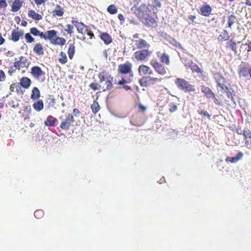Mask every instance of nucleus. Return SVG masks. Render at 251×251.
<instances>
[{
  "mask_svg": "<svg viewBox=\"0 0 251 251\" xmlns=\"http://www.w3.org/2000/svg\"><path fill=\"white\" fill-rule=\"evenodd\" d=\"M175 84L179 89L186 92H195L196 90L193 85L183 78H176L175 80Z\"/></svg>",
  "mask_w": 251,
  "mask_h": 251,
  "instance_id": "f257e3e1",
  "label": "nucleus"
},
{
  "mask_svg": "<svg viewBox=\"0 0 251 251\" xmlns=\"http://www.w3.org/2000/svg\"><path fill=\"white\" fill-rule=\"evenodd\" d=\"M214 79L217 83V89L218 93L223 92L226 90L227 86L226 85V81L225 78L219 73H216L214 75Z\"/></svg>",
  "mask_w": 251,
  "mask_h": 251,
  "instance_id": "f03ea898",
  "label": "nucleus"
},
{
  "mask_svg": "<svg viewBox=\"0 0 251 251\" xmlns=\"http://www.w3.org/2000/svg\"><path fill=\"white\" fill-rule=\"evenodd\" d=\"M151 51L148 50H142L139 51H136L134 54L135 58L138 61H145L148 56L151 53Z\"/></svg>",
  "mask_w": 251,
  "mask_h": 251,
  "instance_id": "7ed1b4c3",
  "label": "nucleus"
},
{
  "mask_svg": "<svg viewBox=\"0 0 251 251\" xmlns=\"http://www.w3.org/2000/svg\"><path fill=\"white\" fill-rule=\"evenodd\" d=\"M218 94L221 97L222 100L226 102H229L231 100L234 104L236 103L232 94L228 88L226 90H224L223 92L222 91L221 93H218Z\"/></svg>",
  "mask_w": 251,
  "mask_h": 251,
  "instance_id": "20e7f679",
  "label": "nucleus"
},
{
  "mask_svg": "<svg viewBox=\"0 0 251 251\" xmlns=\"http://www.w3.org/2000/svg\"><path fill=\"white\" fill-rule=\"evenodd\" d=\"M151 64L159 75H164L166 74V68L159 62L152 60L151 61Z\"/></svg>",
  "mask_w": 251,
  "mask_h": 251,
  "instance_id": "39448f33",
  "label": "nucleus"
},
{
  "mask_svg": "<svg viewBox=\"0 0 251 251\" xmlns=\"http://www.w3.org/2000/svg\"><path fill=\"white\" fill-rule=\"evenodd\" d=\"M74 122V117L72 114H69L65 121L61 123L60 127L62 129H68L71 124Z\"/></svg>",
  "mask_w": 251,
  "mask_h": 251,
  "instance_id": "423d86ee",
  "label": "nucleus"
},
{
  "mask_svg": "<svg viewBox=\"0 0 251 251\" xmlns=\"http://www.w3.org/2000/svg\"><path fill=\"white\" fill-rule=\"evenodd\" d=\"M72 22L74 24L75 26L77 28V30L79 33L84 35L87 31V26L84 25L83 23H79L74 20H73Z\"/></svg>",
  "mask_w": 251,
  "mask_h": 251,
  "instance_id": "0eeeda50",
  "label": "nucleus"
},
{
  "mask_svg": "<svg viewBox=\"0 0 251 251\" xmlns=\"http://www.w3.org/2000/svg\"><path fill=\"white\" fill-rule=\"evenodd\" d=\"M138 72L140 75H146L153 74L152 70L149 67L144 65H141L139 67Z\"/></svg>",
  "mask_w": 251,
  "mask_h": 251,
  "instance_id": "6e6552de",
  "label": "nucleus"
},
{
  "mask_svg": "<svg viewBox=\"0 0 251 251\" xmlns=\"http://www.w3.org/2000/svg\"><path fill=\"white\" fill-rule=\"evenodd\" d=\"M131 64L129 62H126L124 64L119 65L118 71L122 74H127L131 71Z\"/></svg>",
  "mask_w": 251,
  "mask_h": 251,
  "instance_id": "1a4fd4ad",
  "label": "nucleus"
},
{
  "mask_svg": "<svg viewBox=\"0 0 251 251\" xmlns=\"http://www.w3.org/2000/svg\"><path fill=\"white\" fill-rule=\"evenodd\" d=\"M24 32L22 30H14L11 34V40L16 42L19 40L20 38L23 36Z\"/></svg>",
  "mask_w": 251,
  "mask_h": 251,
  "instance_id": "9d476101",
  "label": "nucleus"
},
{
  "mask_svg": "<svg viewBox=\"0 0 251 251\" xmlns=\"http://www.w3.org/2000/svg\"><path fill=\"white\" fill-rule=\"evenodd\" d=\"M23 1L21 0H15L12 5L11 11L17 12L19 11L22 6Z\"/></svg>",
  "mask_w": 251,
  "mask_h": 251,
  "instance_id": "9b49d317",
  "label": "nucleus"
},
{
  "mask_svg": "<svg viewBox=\"0 0 251 251\" xmlns=\"http://www.w3.org/2000/svg\"><path fill=\"white\" fill-rule=\"evenodd\" d=\"M31 73L34 77L37 78L44 74L41 68L38 66H35L32 68Z\"/></svg>",
  "mask_w": 251,
  "mask_h": 251,
  "instance_id": "f8f14e48",
  "label": "nucleus"
},
{
  "mask_svg": "<svg viewBox=\"0 0 251 251\" xmlns=\"http://www.w3.org/2000/svg\"><path fill=\"white\" fill-rule=\"evenodd\" d=\"M200 10L201 14L204 16H208L212 11V8L209 5L202 6Z\"/></svg>",
  "mask_w": 251,
  "mask_h": 251,
  "instance_id": "ddd939ff",
  "label": "nucleus"
},
{
  "mask_svg": "<svg viewBox=\"0 0 251 251\" xmlns=\"http://www.w3.org/2000/svg\"><path fill=\"white\" fill-rule=\"evenodd\" d=\"M201 91L207 98H214V94L212 91L207 87L204 85L201 86Z\"/></svg>",
  "mask_w": 251,
  "mask_h": 251,
  "instance_id": "4468645a",
  "label": "nucleus"
},
{
  "mask_svg": "<svg viewBox=\"0 0 251 251\" xmlns=\"http://www.w3.org/2000/svg\"><path fill=\"white\" fill-rule=\"evenodd\" d=\"M28 16L29 17L36 21H39L42 19V15L36 13L33 10H30L28 11Z\"/></svg>",
  "mask_w": 251,
  "mask_h": 251,
  "instance_id": "2eb2a0df",
  "label": "nucleus"
},
{
  "mask_svg": "<svg viewBox=\"0 0 251 251\" xmlns=\"http://www.w3.org/2000/svg\"><path fill=\"white\" fill-rule=\"evenodd\" d=\"M135 45L138 49H142L150 46L146 41L142 39L135 40Z\"/></svg>",
  "mask_w": 251,
  "mask_h": 251,
  "instance_id": "dca6fc26",
  "label": "nucleus"
},
{
  "mask_svg": "<svg viewBox=\"0 0 251 251\" xmlns=\"http://www.w3.org/2000/svg\"><path fill=\"white\" fill-rule=\"evenodd\" d=\"M33 51L38 55H43L44 50L42 45L40 43H37L33 48Z\"/></svg>",
  "mask_w": 251,
  "mask_h": 251,
  "instance_id": "f3484780",
  "label": "nucleus"
},
{
  "mask_svg": "<svg viewBox=\"0 0 251 251\" xmlns=\"http://www.w3.org/2000/svg\"><path fill=\"white\" fill-rule=\"evenodd\" d=\"M33 107L37 111H41L44 107L43 101L42 100H38L33 104Z\"/></svg>",
  "mask_w": 251,
  "mask_h": 251,
  "instance_id": "a211bd4d",
  "label": "nucleus"
},
{
  "mask_svg": "<svg viewBox=\"0 0 251 251\" xmlns=\"http://www.w3.org/2000/svg\"><path fill=\"white\" fill-rule=\"evenodd\" d=\"M64 14L63 9L59 5H57L55 9L52 11V15L53 16H62Z\"/></svg>",
  "mask_w": 251,
  "mask_h": 251,
  "instance_id": "6ab92c4d",
  "label": "nucleus"
},
{
  "mask_svg": "<svg viewBox=\"0 0 251 251\" xmlns=\"http://www.w3.org/2000/svg\"><path fill=\"white\" fill-rule=\"evenodd\" d=\"M69 44L68 50V54L69 58L72 59L74 56V54L75 51V46L74 43H68Z\"/></svg>",
  "mask_w": 251,
  "mask_h": 251,
  "instance_id": "aec40b11",
  "label": "nucleus"
},
{
  "mask_svg": "<svg viewBox=\"0 0 251 251\" xmlns=\"http://www.w3.org/2000/svg\"><path fill=\"white\" fill-rule=\"evenodd\" d=\"M100 37L105 44H109L112 42L111 36L107 33H102Z\"/></svg>",
  "mask_w": 251,
  "mask_h": 251,
  "instance_id": "412c9836",
  "label": "nucleus"
},
{
  "mask_svg": "<svg viewBox=\"0 0 251 251\" xmlns=\"http://www.w3.org/2000/svg\"><path fill=\"white\" fill-rule=\"evenodd\" d=\"M30 79L26 77H23L21 80V85L25 88H28L30 85Z\"/></svg>",
  "mask_w": 251,
  "mask_h": 251,
  "instance_id": "4be33fe9",
  "label": "nucleus"
},
{
  "mask_svg": "<svg viewBox=\"0 0 251 251\" xmlns=\"http://www.w3.org/2000/svg\"><path fill=\"white\" fill-rule=\"evenodd\" d=\"M138 10L140 11L138 14L140 17H145L148 15V8L145 5L140 6Z\"/></svg>",
  "mask_w": 251,
  "mask_h": 251,
  "instance_id": "5701e85b",
  "label": "nucleus"
},
{
  "mask_svg": "<svg viewBox=\"0 0 251 251\" xmlns=\"http://www.w3.org/2000/svg\"><path fill=\"white\" fill-rule=\"evenodd\" d=\"M56 119L51 116L48 117L47 120L45 121L44 124L46 126H53L55 123Z\"/></svg>",
  "mask_w": 251,
  "mask_h": 251,
  "instance_id": "b1692460",
  "label": "nucleus"
},
{
  "mask_svg": "<svg viewBox=\"0 0 251 251\" xmlns=\"http://www.w3.org/2000/svg\"><path fill=\"white\" fill-rule=\"evenodd\" d=\"M237 21L236 16L232 14L228 18V27L231 28L232 25Z\"/></svg>",
  "mask_w": 251,
  "mask_h": 251,
  "instance_id": "393cba45",
  "label": "nucleus"
},
{
  "mask_svg": "<svg viewBox=\"0 0 251 251\" xmlns=\"http://www.w3.org/2000/svg\"><path fill=\"white\" fill-rule=\"evenodd\" d=\"M160 60L162 63L168 65L170 64V56L166 53H163L160 57Z\"/></svg>",
  "mask_w": 251,
  "mask_h": 251,
  "instance_id": "a878e982",
  "label": "nucleus"
},
{
  "mask_svg": "<svg viewBox=\"0 0 251 251\" xmlns=\"http://www.w3.org/2000/svg\"><path fill=\"white\" fill-rule=\"evenodd\" d=\"M40 96V91L37 87H34L32 91L31 98L33 100H36Z\"/></svg>",
  "mask_w": 251,
  "mask_h": 251,
  "instance_id": "bb28decb",
  "label": "nucleus"
},
{
  "mask_svg": "<svg viewBox=\"0 0 251 251\" xmlns=\"http://www.w3.org/2000/svg\"><path fill=\"white\" fill-rule=\"evenodd\" d=\"M53 44L63 45L66 43V40L63 38H60L56 37L51 42Z\"/></svg>",
  "mask_w": 251,
  "mask_h": 251,
  "instance_id": "cd10ccee",
  "label": "nucleus"
},
{
  "mask_svg": "<svg viewBox=\"0 0 251 251\" xmlns=\"http://www.w3.org/2000/svg\"><path fill=\"white\" fill-rule=\"evenodd\" d=\"M112 85V83L111 80L108 79L104 81V83H103L101 86V87L102 88L103 91H105L106 90L110 88Z\"/></svg>",
  "mask_w": 251,
  "mask_h": 251,
  "instance_id": "c85d7f7f",
  "label": "nucleus"
},
{
  "mask_svg": "<svg viewBox=\"0 0 251 251\" xmlns=\"http://www.w3.org/2000/svg\"><path fill=\"white\" fill-rule=\"evenodd\" d=\"M149 82L152 85L161 82L162 79L158 77H148Z\"/></svg>",
  "mask_w": 251,
  "mask_h": 251,
  "instance_id": "c756f323",
  "label": "nucleus"
},
{
  "mask_svg": "<svg viewBox=\"0 0 251 251\" xmlns=\"http://www.w3.org/2000/svg\"><path fill=\"white\" fill-rule=\"evenodd\" d=\"M24 59V57L21 56L20 58V60L17 61L14 63V67L20 70L21 67H23L25 66V63L22 61Z\"/></svg>",
  "mask_w": 251,
  "mask_h": 251,
  "instance_id": "7c9ffc66",
  "label": "nucleus"
},
{
  "mask_svg": "<svg viewBox=\"0 0 251 251\" xmlns=\"http://www.w3.org/2000/svg\"><path fill=\"white\" fill-rule=\"evenodd\" d=\"M47 33H48V38L49 39H50L51 42H52V40H53L56 37V32L54 30H49L48 31H47Z\"/></svg>",
  "mask_w": 251,
  "mask_h": 251,
  "instance_id": "2f4dec72",
  "label": "nucleus"
},
{
  "mask_svg": "<svg viewBox=\"0 0 251 251\" xmlns=\"http://www.w3.org/2000/svg\"><path fill=\"white\" fill-rule=\"evenodd\" d=\"M107 11L111 14H115L117 13L118 9L116 6L114 4L110 5L107 8Z\"/></svg>",
  "mask_w": 251,
  "mask_h": 251,
  "instance_id": "473e14b6",
  "label": "nucleus"
},
{
  "mask_svg": "<svg viewBox=\"0 0 251 251\" xmlns=\"http://www.w3.org/2000/svg\"><path fill=\"white\" fill-rule=\"evenodd\" d=\"M60 58H59V61L62 64H65L67 61V58L65 53L61 52L60 54Z\"/></svg>",
  "mask_w": 251,
  "mask_h": 251,
  "instance_id": "72a5a7b5",
  "label": "nucleus"
},
{
  "mask_svg": "<svg viewBox=\"0 0 251 251\" xmlns=\"http://www.w3.org/2000/svg\"><path fill=\"white\" fill-rule=\"evenodd\" d=\"M91 108L93 112L96 113L100 110V107L97 102L94 101L91 105Z\"/></svg>",
  "mask_w": 251,
  "mask_h": 251,
  "instance_id": "f704fd0d",
  "label": "nucleus"
},
{
  "mask_svg": "<svg viewBox=\"0 0 251 251\" xmlns=\"http://www.w3.org/2000/svg\"><path fill=\"white\" fill-rule=\"evenodd\" d=\"M229 38L228 33L226 30H224V32L219 36V39L221 40L226 41Z\"/></svg>",
  "mask_w": 251,
  "mask_h": 251,
  "instance_id": "c9c22d12",
  "label": "nucleus"
},
{
  "mask_svg": "<svg viewBox=\"0 0 251 251\" xmlns=\"http://www.w3.org/2000/svg\"><path fill=\"white\" fill-rule=\"evenodd\" d=\"M44 215V211L41 209L36 210L34 212V216L37 218H40Z\"/></svg>",
  "mask_w": 251,
  "mask_h": 251,
  "instance_id": "e433bc0d",
  "label": "nucleus"
},
{
  "mask_svg": "<svg viewBox=\"0 0 251 251\" xmlns=\"http://www.w3.org/2000/svg\"><path fill=\"white\" fill-rule=\"evenodd\" d=\"M243 135L245 139L251 138V132L250 129L246 128L243 131Z\"/></svg>",
  "mask_w": 251,
  "mask_h": 251,
  "instance_id": "4c0bfd02",
  "label": "nucleus"
},
{
  "mask_svg": "<svg viewBox=\"0 0 251 251\" xmlns=\"http://www.w3.org/2000/svg\"><path fill=\"white\" fill-rule=\"evenodd\" d=\"M25 38L27 43H32L34 41V39L30 35V33H29L25 34Z\"/></svg>",
  "mask_w": 251,
  "mask_h": 251,
  "instance_id": "58836bf2",
  "label": "nucleus"
},
{
  "mask_svg": "<svg viewBox=\"0 0 251 251\" xmlns=\"http://www.w3.org/2000/svg\"><path fill=\"white\" fill-rule=\"evenodd\" d=\"M249 71L246 69H241L239 71V75L240 77H244L248 75Z\"/></svg>",
  "mask_w": 251,
  "mask_h": 251,
  "instance_id": "ea45409f",
  "label": "nucleus"
},
{
  "mask_svg": "<svg viewBox=\"0 0 251 251\" xmlns=\"http://www.w3.org/2000/svg\"><path fill=\"white\" fill-rule=\"evenodd\" d=\"M90 87L94 90H98L101 86L100 84H98L97 83H92L90 84Z\"/></svg>",
  "mask_w": 251,
  "mask_h": 251,
  "instance_id": "a19ab883",
  "label": "nucleus"
},
{
  "mask_svg": "<svg viewBox=\"0 0 251 251\" xmlns=\"http://www.w3.org/2000/svg\"><path fill=\"white\" fill-rule=\"evenodd\" d=\"M40 31L35 27H32L30 29V33L34 36H39Z\"/></svg>",
  "mask_w": 251,
  "mask_h": 251,
  "instance_id": "79ce46f5",
  "label": "nucleus"
},
{
  "mask_svg": "<svg viewBox=\"0 0 251 251\" xmlns=\"http://www.w3.org/2000/svg\"><path fill=\"white\" fill-rule=\"evenodd\" d=\"M177 108V105L176 103H172L171 105H170V108H169V111L171 112H174L176 111Z\"/></svg>",
  "mask_w": 251,
  "mask_h": 251,
  "instance_id": "37998d69",
  "label": "nucleus"
},
{
  "mask_svg": "<svg viewBox=\"0 0 251 251\" xmlns=\"http://www.w3.org/2000/svg\"><path fill=\"white\" fill-rule=\"evenodd\" d=\"M99 77L100 78V85L101 86L103 83H104V81L107 80V79H106L104 75L102 74H100L99 75Z\"/></svg>",
  "mask_w": 251,
  "mask_h": 251,
  "instance_id": "c03bdc74",
  "label": "nucleus"
},
{
  "mask_svg": "<svg viewBox=\"0 0 251 251\" xmlns=\"http://www.w3.org/2000/svg\"><path fill=\"white\" fill-rule=\"evenodd\" d=\"M67 28L65 29L66 31L68 32L69 34L71 35L73 33V25H67Z\"/></svg>",
  "mask_w": 251,
  "mask_h": 251,
  "instance_id": "a18cd8bd",
  "label": "nucleus"
},
{
  "mask_svg": "<svg viewBox=\"0 0 251 251\" xmlns=\"http://www.w3.org/2000/svg\"><path fill=\"white\" fill-rule=\"evenodd\" d=\"M245 145L246 146L250 149H251V137L247 139H245Z\"/></svg>",
  "mask_w": 251,
  "mask_h": 251,
  "instance_id": "49530a36",
  "label": "nucleus"
},
{
  "mask_svg": "<svg viewBox=\"0 0 251 251\" xmlns=\"http://www.w3.org/2000/svg\"><path fill=\"white\" fill-rule=\"evenodd\" d=\"M240 158H226V162H230L234 163L237 162Z\"/></svg>",
  "mask_w": 251,
  "mask_h": 251,
  "instance_id": "de8ad7c7",
  "label": "nucleus"
},
{
  "mask_svg": "<svg viewBox=\"0 0 251 251\" xmlns=\"http://www.w3.org/2000/svg\"><path fill=\"white\" fill-rule=\"evenodd\" d=\"M7 6V4L5 0H0V9L6 8Z\"/></svg>",
  "mask_w": 251,
  "mask_h": 251,
  "instance_id": "09e8293b",
  "label": "nucleus"
},
{
  "mask_svg": "<svg viewBox=\"0 0 251 251\" xmlns=\"http://www.w3.org/2000/svg\"><path fill=\"white\" fill-rule=\"evenodd\" d=\"M5 75L4 72L2 70H0V81H3L5 79Z\"/></svg>",
  "mask_w": 251,
  "mask_h": 251,
  "instance_id": "8fccbe9b",
  "label": "nucleus"
},
{
  "mask_svg": "<svg viewBox=\"0 0 251 251\" xmlns=\"http://www.w3.org/2000/svg\"><path fill=\"white\" fill-rule=\"evenodd\" d=\"M199 113L201 115L207 117L209 120L210 119L211 115H209L206 111H201Z\"/></svg>",
  "mask_w": 251,
  "mask_h": 251,
  "instance_id": "3c124183",
  "label": "nucleus"
},
{
  "mask_svg": "<svg viewBox=\"0 0 251 251\" xmlns=\"http://www.w3.org/2000/svg\"><path fill=\"white\" fill-rule=\"evenodd\" d=\"M193 71H196L197 73H201V70L196 65H194L193 66V68L192 69Z\"/></svg>",
  "mask_w": 251,
  "mask_h": 251,
  "instance_id": "603ef678",
  "label": "nucleus"
},
{
  "mask_svg": "<svg viewBox=\"0 0 251 251\" xmlns=\"http://www.w3.org/2000/svg\"><path fill=\"white\" fill-rule=\"evenodd\" d=\"M153 4L156 7H160L161 6V4L158 0H154Z\"/></svg>",
  "mask_w": 251,
  "mask_h": 251,
  "instance_id": "864d4df0",
  "label": "nucleus"
},
{
  "mask_svg": "<svg viewBox=\"0 0 251 251\" xmlns=\"http://www.w3.org/2000/svg\"><path fill=\"white\" fill-rule=\"evenodd\" d=\"M35 2L37 5H40L46 1V0H34Z\"/></svg>",
  "mask_w": 251,
  "mask_h": 251,
  "instance_id": "5fc2aeb1",
  "label": "nucleus"
},
{
  "mask_svg": "<svg viewBox=\"0 0 251 251\" xmlns=\"http://www.w3.org/2000/svg\"><path fill=\"white\" fill-rule=\"evenodd\" d=\"M39 36L42 38H44L45 39H47V36L44 34L43 32H40Z\"/></svg>",
  "mask_w": 251,
  "mask_h": 251,
  "instance_id": "6e6d98bb",
  "label": "nucleus"
},
{
  "mask_svg": "<svg viewBox=\"0 0 251 251\" xmlns=\"http://www.w3.org/2000/svg\"><path fill=\"white\" fill-rule=\"evenodd\" d=\"M87 35L90 36V38L92 39L94 36V34L91 31H87L86 32Z\"/></svg>",
  "mask_w": 251,
  "mask_h": 251,
  "instance_id": "4d7b16f0",
  "label": "nucleus"
},
{
  "mask_svg": "<svg viewBox=\"0 0 251 251\" xmlns=\"http://www.w3.org/2000/svg\"><path fill=\"white\" fill-rule=\"evenodd\" d=\"M196 19V16L194 15H190L188 17V19L191 21L194 22V20Z\"/></svg>",
  "mask_w": 251,
  "mask_h": 251,
  "instance_id": "13d9d810",
  "label": "nucleus"
},
{
  "mask_svg": "<svg viewBox=\"0 0 251 251\" xmlns=\"http://www.w3.org/2000/svg\"><path fill=\"white\" fill-rule=\"evenodd\" d=\"M73 112L75 114V116H77V114H79V110L77 109H76V108H75L73 110Z\"/></svg>",
  "mask_w": 251,
  "mask_h": 251,
  "instance_id": "bf43d9fd",
  "label": "nucleus"
},
{
  "mask_svg": "<svg viewBox=\"0 0 251 251\" xmlns=\"http://www.w3.org/2000/svg\"><path fill=\"white\" fill-rule=\"evenodd\" d=\"M118 19L120 20V21H124V16L122 14H119L118 16Z\"/></svg>",
  "mask_w": 251,
  "mask_h": 251,
  "instance_id": "052dcab7",
  "label": "nucleus"
},
{
  "mask_svg": "<svg viewBox=\"0 0 251 251\" xmlns=\"http://www.w3.org/2000/svg\"><path fill=\"white\" fill-rule=\"evenodd\" d=\"M5 40L1 36H0V45H2L4 43Z\"/></svg>",
  "mask_w": 251,
  "mask_h": 251,
  "instance_id": "680f3d73",
  "label": "nucleus"
},
{
  "mask_svg": "<svg viewBox=\"0 0 251 251\" xmlns=\"http://www.w3.org/2000/svg\"><path fill=\"white\" fill-rule=\"evenodd\" d=\"M245 3L247 5L251 6V0H246Z\"/></svg>",
  "mask_w": 251,
  "mask_h": 251,
  "instance_id": "e2e57ef3",
  "label": "nucleus"
},
{
  "mask_svg": "<svg viewBox=\"0 0 251 251\" xmlns=\"http://www.w3.org/2000/svg\"><path fill=\"white\" fill-rule=\"evenodd\" d=\"M123 88L126 91L131 89V87L127 85H124Z\"/></svg>",
  "mask_w": 251,
  "mask_h": 251,
  "instance_id": "0e129e2a",
  "label": "nucleus"
},
{
  "mask_svg": "<svg viewBox=\"0 0 251 251\" xmlns=\"http://www.w3.org/2000/svg\"><path fill=\"white\" fill-rule=\"evenodd\" d=\"M103 54L104 56V57L106 59L107 58V50H104L103 51Z\"/></svg>",
  "mask_w": 251,
  "mask_h": 251,
  "instance_id": "69168bd1",
  "label": "nucleus"
},
{
  "mask_svg": "<svg viewBox=\"0 0 251 251\" xmlns=\"http://www.w3.org/2000/svg\"><path fill=\"white\" fill-rule=\"evenodd\" d=\"M15 85H11L10 86V90L12 92H13L14 91V89H15Z\"/></svg>",
  "mask_w": 251,
  "mask_h": 251,
  "instance_id": "338daca9",
  "label": "nucleus"
},
{
  "mask_svg": "<svg viewBox=\"0 0 251 251\" xmlns=\"http://www.w3.org/2000/svg\"><path fill=\"white\" fill-rule=\"evenodd\" d=\"M126 82V80H121V81H119L118 84H119V85H123V84H124V83H125Z\"/></svg>",
  "mask_w": 251,
  "mask_h": 251,
  "instance_id": "774afa93",
  "label": "nucleus"
}]
</instances>
